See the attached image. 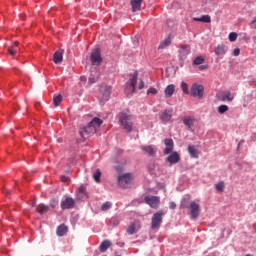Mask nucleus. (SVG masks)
Instances as JSON below:
<instances>
[{"label":"nucleus","instance_id":"obj_33","mask_svg":"<svg viewBox=\"0 0 256 256\" xmlns=\"http://www.w3.org/2000/svg\"><path fill=\"white\" fill-rule=\"evenodd\" d=\"M216 191L222 193L225 190V182H219L215 185Z\"/></svg>","mask_w":256,"mask_h":256},{"label":"nucleus","instance_id":"obj_11","mask_svg":"<svg viewBox=\"0 0 256 256\" xmlns=\"http://www.w3.org/2000/svg\"><path fill=\"white\" fill-rule=\"evenodd\" d=\"M167 161L170 165H176V163L181 161V155H179L178 152H170Z\"/></svg>","mask_w":256,"mask_h":256},{"label":"nucleus","instance_id":"obj_41","mask_svg":"<svg viewBox=\"0 0 256 256\" xmlns=\"http://www.w3.org/2000/svg\"><path fill=\"white\" fill-rule=\"evenodd\" d=\"M241 53V50L239 48H236L233 50L234 57H239V54Z\"/></svg>","mask_w":256,"mask_h":256},{"label":"nucleus","instance_id":"obj_16","mask_svg":"<svg viewBox=\"0 0 256 256\" xmlns=\"http://www.w3.org/2000/svg\"><path fill=\"white\" fill-rule=\"evenodd\" d=\"M171 117H173V110H165L161 114L160 119L163 123H169V121H171Z\"/></svg>","mask_w":256,"mask_h":256},{"label":"nucleus","instance_id":"obj_1","mask_svg":"<svg viewBox=\"0 0 256 256\" xmlns=\"http://www.w3.org/2000/svg\"><path fill=\"white\" fill-rule=\"evenodd\" d=\"M101 125H103V120L100 118L92 119V121L88 123L86 127L80 130L81 137H83V139H87L88 137H91V135H95Z\"/></svg>","mask_w":256,"mask_h":256},{"label":"nucleus","instance_id":"obj_18","mask_svg":"<svg viewBox=\"0 0 256 256\" xmlns=\"http://www.w3.org/2000/svg\"><path fill=\"white\" fill-rule=\"evenodd\" d=\"M188 153L193 159H197L199 157V150L195 146H188Z\"/></svg>","mask_w":256,"mask_h":256},{"label":"nucleus","instance_id":"obj_27","mask_svg":"<svg viewBox=\"0 0 256 256\" xmlns=\"http://www.w3.org/2000/svg\"><path fill=\"white\" fill-rule=\"evenodd\" d=\"M67 231H68V228H67V226H65V225H60L58 228H57V235L59 236V237H63V235H65L66 233H67Z\"/></svg>","mask_w":256,"mask_h":256},{"label":"nucleus","instance_id":"obj_14","mask_svg":"<svg viewBox=\"0 0 256 256\" xmlns=\"http://www.w3.org/2000/svg\"><path fill=\"white\" fill-rule=\"evenodd\" d=\"M196 121L197 120L193 116H185L183 118V123H184L185 127H187L190 131H191V128L193 127V125H195Z\"/></svg>","mask_w":256,"mask_h":256},{"label":"nucleus","instance_id":"obj_22","mask_svg":"<svg viewBox=\"0 0 256 256\" xmlns=\"http://www.w3.org/2000/svg\"><path fill=\"white\" fill-rule=\"evenodd\" d=\"M227 53V48H225L224 45H218L215 48V55H217L218 57H221L222 55H225Z\"/></svg>","mask_w":256,"mask_h":256},{"label":"nucleus","instance_id":"obj_8","mask_svg":"<svg viewBox=\"0 0 256 256\" xmlns=\"http://www.w3.org/2000/svg\"><path fill=\"white\" fill-rule=\"evenodd\" d=\"M133 179V176L130 173L120 175L118 177V184L123 189H127L129 185H131V180Z\"/></svg>","mask_w":256,"mask_h":256},{"label":"nucleus","instance_id":"obj_13","mask_svg":"<svg viewBox=\"0 0 256 256\" xmlns=\"http://www.w3.org/2000/svg\"><path fill=\"white\" fill-rule=\"evenodd\" d=\"M164 145H165L164 154L169 155V153H172L173 147H174L173 139L171 138L165 139Z\"/></svg>","mask_w":256,"mask_h":256},{"label":"nucleus","instance_id":"obj_44","mask_svg":"<svg viewBox=\"0 0 256 256\" xmlns=\"http://www.w3.org/2000/svg\"><path fill=\"white\" fill-rule=\"evenodd\" d=\"M51 207H53V208L57 207V201L52 200Z\"/></svg>","mask_w":256,"mask_h":256},{"label":"nucleus","instance_id":"obj_26","mask_svg":"<svg viewBox=\"0 0 256 256\" xmlns=\"http://www.w3.org/2000/svg\"><path fill=\"white\" fill-rule=\"evenodd\" d=\"M54 63H61L63 61V53L61 51L55 52L53 56Z\"/></svg>","mask_w":256,"mask_h":256},{"label":"nucleus","instance_id":"obj_21","mask_svg":"<svg viewBox=\"0 0 256 256\" xmlns=\"http://www.w3.org/2000/svg\"><path fill=\"white\" fill-rule=\"evenodd\" d=\"M233 99H235V95L229 91L223 92L221 94V101H233Z\"/></svg>","mask_w":256,"mask_h":256},{"label":"nucleus","instance_id":"obj_4","mask_svg":"<svg viewBox=\"0 0 256 256\" xmlns=\"http://www.w3.org/2000/svg\"><path fill=\"white\" fill-rule=\"evenodd\" d=\"M190 95L196 97V99H203V95H205V87L201 84H193L190 89Z\"/></svg>","mask_w":256,"mask_h":256},{"label":"nucleus","instance_id":"obj_28","mask_svg":"<svg viewBox=\"0 0 256 256\" xmlns=\"http://www.w3.org/2000/svg\"><path fill=\"white\" fill-rule=\"evenodd\" d=\"M171 45V36H168L163 42L160 43L158 49H165V47H169Z\"/></svg>","mask_w":256,"mask_h":256},{"label":"nucleus","instance_id":"obj_3","mask_svg":"<svg viewBox=\"0 0 256 256\" xmlns=\"http://www.w3.org/2000/svg\"><path fill=\"white\" fill-rule=\"evenodd\" d=\"M133 119V116H131V112L129 110H125L120 113L119 116V122L123 129L127 131L128 133H131L133 131V123L131 122Z\"/></svg>","mask_w":256,"mask_h":256},{"label":"nucleus","instance_id":"obj_10","mask_svg":"<svg viewBox=\"0 0 256 256\" xmlns=\"http://www.w3.org/2000/svg\"><path fill=\"white\" fill-rule=\"evenodd\" d=\"M61 209H72V207L75 206V200L71 197H64V199L61 201Z\"/></svg>","mask_w":256,"mask_h":256},{"label":"nucleus","instance_id":"obj_2","mask_svg":"<svg viewBox=\"0 0 256 256\" xmlns=\"http://www.w3.org/2000/svg\"><path fill=\"white\" fill-rule=\"evenodd\" d=\"M137 72H133L130 74V79L126 83V88H125V93L126 95H133V92L137 89V77H138ZM145 87V83L143 80H140L138 83V89H143Z\"/></svg>","mask_w":256,"mask_h":256},{"label":"nucleus","instance_id":"obj_36","mask_svg":"<svg viewBox=\"0 0 256 256\" xmlns=\"http://www.w3.org/2000/svg\"><path fill=\"white\" fill-rule=\"evenodd\" d=\"M237 37H238V34L237 32H231L228 36V39L231 43H233L234 41H237Z\"/></svg>","mask_w":256,"mask_h":256},{"label":"nucleus","instance_id":"obj_5","mask_svg":"<svg viewBox=\"0 0 256 256\" xmlns=\"http://www.w3.org/2000/svg\"><path fill=\"white\" fill-rule=\"evenodd\" d=\"M163 215H165V212L163 210H160L153 214L151 229H159L161 227V224L163 223Z\"/></svg>","mask_w":256,"mask_h":256},{"label":"nucleus","instance_id":"obj_15","mask_svg":"<svg viewBox=\"0 0 256 256\" xmlns=\"http://www.w3.org/2000/svg\"><path fill=\"white\" fill-rule=\"evenodd\" d=\"M110 95H111V86H106L103 90L102 96H100L101 103H106V101H109Z\"/></svg>","mask_w":256,"mask_h":256},{"label":"nucleus","instance_id":"obj_30","mask_svg":"<svg viewBox=\"0 0 256 256\" xmlns=\"http://www.w3.org/2000/svg\"><path fill=\"white\" fill-rule=\"evenodd\" d=\"M17 47H19V42H14V44L8 48V52L11 54V55H15V53L17 51H19V49H17Z\"/></svg>","mask_w":256,"mask_h":256},{"label":"nucleus","instance_id":"obj_24","mask_svg":"<svg viewBox=\"0 0 256 256\" xmlns=\"http://www.w3.org/2000/svg\"><path fill=\"white\" fill-rule=\"evenodd\" d=\"M193 21H197V22H200V23H211V16L203 15V16L198 17V18H193Z\"/></svg>","mask_w":256,"mask_h":256},{"label":"nucleus","instance_id":"obj_19","mask_svg":"<svg viewBox=\"0 0 256 256\" xmlns=\"http://www.w3.org/2000/svg\"><path fill=\"white\" fill-rule=\"evenodd\" d=\"M143 3V0H131L132 5V11L135 13L136 11L141 10V5Z\"/></svg>","mask_w":256,"mask_h":256},{"label":"nucleus","instance_id":"obj_42","mask_svg":"<svg viewBox=\"0 0 256 256\" xmlns=\"http://www.w3.org/2000/svg\"><path fill=\"white\" fill-rule=\"evenodd\" d=\"M169 207L170 209H176L177 204H175V202H170Z\"/></svg>","mask_w":256,"mask_h":256},{"label":"nucleus","instance_id":"obj_29","mask_svg":"<svg viewBox=\"0 0 256 256\" xmlns=\"http://www.w3.org/2000/svg\"><path fill=\"white\" fill-rule=\"evenodd\" d=\"M36 211H38L40 215H43V213H47V211H49V206L40 204L36 207Z\"/></svg>","mask_w":256,"mask_h":256},{"label":"nucleus","instance_id":"obj_43","mask_svg":"<svg viewBox=\"0 0 256 256\" xmlns=\"http://www.w3.org/2000/svg\"><path fill=\"white\" fill-rule=\"evenodd\" d=\"M61 181H62L63 183H66V181H69V178L66 177V176H62V177H61Z\"/></svg>","mask_w":256,"mask_h":256},{"label":"nucleus","instance_id":"obj_23","mask_svg":"<svg viewBox=\"0 0 256 256\" xmlns=\"http://www.w3.org/2000/svg\"><path fill=\"white\" fill-rule=\"evenodd\" d=\"M164 93L166 97H173V94L175 93V85L173 84L168 85L164 90Z\"/></svg>","mask_w":256,"mask_h":256},{"label":"nucleus","instance_id":"obj_35","mask_svg":"<svg viewBox=\"0 0 256 256\" xmlns=\"http://www.w3.org/2000/svg\"><path fill=\"white\" fill-rule=\"evenodd\" d=\"M93 179L96 181V183H99L101 179V170L97 169L96 172L93 174Z\"/></svg>","mask_w":256,"mask_h":256},{"label":"nucleus","instance_id":"obj_38","mask_svg":"<svg viewBox=\"0 0 256 256\" xmlns=\"http://www.w3.org/2000/svg\"><path fill=\"white\" fill-rule=\"evenodd\" d=\"M112 207L111 202H105L101 206L102 211H109V209Z\"/></svg>","mask_w":256,"mask_h":256},{"label":"nucleus","instance_id":"obj_39","mask_svg":"<svg viewBox=\"0 0 256 256\" xmlns=\"http://www.w3.org/2000/svg\"><path fill=\"white\" fill-rule=\"evenodd\" d=\"M98 79H99L98 77L90 76V77H89V80H88V83H89L90 85H93V83H97Z\"/></svg>","mask_w":256,"mask_h":256},{"label":"nucleus","instance_id":"obj_6","mask_svg":"<svg viewBox=\"0 0 256 256\" xmlns=\"http://www.w3.org/2000/svg\"><path fill=\"white\" fill-rule=\"evenodd\" d=\"M189 209L191 219H197V217H199V213H201V206L199 205V200L191 201Z\"/></svg>","mask_w":256,"mask_h":256},{"label":"nucleus","instance_id":"obj_25","mask_svg":"<svg viewBox=\"0 0 256 256\" xmlns=\"http://www.w3.org/2000/svg\"><path fill=\"white\" fill-rule=\"evenodd\" d=\"M109 247H111V241L109 240H104L101 244H100V251L101 253H105V251H107L109 249Z\"/></svg>","mask_w":256,"mask_h":256},{"label":"nucleus","instance_id":"obj_32","mask_svg":"<svg viewBox=\"0 0 256 256\" xmlns=\"http://www.w3.org/2000/svg\"><path fill=\"white\" fill-rule=\"evenodd\" d=\"M63 101V97L61 95L54 96L53 103L55 107H59L61 105V102Z\"/></svg>","mask_w":256,"mask_h":256},{"label":"nucleus","instance_id":"obj_40","mask_svg":"<svg viewBox=\"0 0 256 256\" xmlns=\"http://www.w3.org/2000/svg\"><path fill=\"white\" fill-rule=\"evenodd\" d=\"M148 95H157V89L151 87L147 90Z\"/></svg>","mask_w":256,"mask_h":256},{"label":"nucleus","instance_id":"obj_20","mask_svg":"<svg viewBox=\"0 0 256 256\" xmlns=\"http://www.w3.org/2000/svg\"><path fill=\"white\" fill-rule=\"evenodd\" d=\"M87 188L85 186L81 185L77 190V198L78 199H85L87 197Z\"/></svg>","mask_w":256,"mask_h":256},{"label":"nucleus","instance_id":"obj_31","mask_svg":"<svg viewBox=\"0 0 256 256\" xmlns=\"http://www.w3.org/2000/svg\"><path fill=\"white\" fill-rule=\"evenodd\" d=\"M203 63H205V58L203 56H197L193 61V65H203Z\"/></svg>","mask_w":256,"mask_h":256},{"label":"nucleus","instance_id":"obj_17","mask_svg":"<svg viewBox=\"0 0 256 256\" xmlns=\"http://www.w3.org/2000/svg\"><path fill=\"white\" fill-rule=\"evenodd\" d=\"M141 149L144 151V153H146V155H150L151 157L157 153V148L151 145L142 146Z\"/></svg>","mask_w":256,"mask_h":256},{"label":"nucleus","instance_id":"obj_37","mask_svg":"<svg viewBox=\"0 0 256 256\" xmlns=\"http://www.w3.org/2000/svg\"><path fill=\"white\" fill-rule=\"evenodd\" d=\"M181 89H182L183 93H185V95H189V86L187 85V83L182 82Z\"/></svg>","mask_w":256,"mask_h":256},{"label":"nucleus","instance_id":"obj_7","mask_svg":"<svg viewBox=\"0 0 256 256\" xmlns=\"http://www.w3.org/2000/svg\"><path fill=\"white\" fill-rule=\"evenodd\" d=\"M90 60L92 65H97V66L101 65V61H103V58L101 57V49L94 48L90 55Z\"/></svg>","mask_w":256,"mask_h":256},{"label":"nucleus","instance_id":"obj_45","mask_svg":"<svg viewBox=\"0 0 256 256\" xmlns=\"http://www.w3.org/2000/svg\"><path fill=\"white\" fill-rule=\"evenodd\" d=\"M199 69H200L201 71H205V69H207V65H201V66L199 67Z\"/></svg>","mask_w":256,"mask_h":256},{"label":"nucleus","instance_id":"obj_12","mask_svg":"<svg viewBox=\"0 0 256 256\" xmlns=\"http://www.w3.org/2000/svg\"><path fill=\"white\" fill-rule=\"evenodd\" d=\"M141 229V224L139 222L130 223L127 228L128 235H135Z\"/></svg>","mask_w":256,"mask_h":256},{"label":"nucleus","instance_id":"obj_34","mask_svg":"<svg viewBox=\"0 0 256 256\" xmlns=\"http://www.w3.org/2000/svg\"><path fill=\"white\" fill-rule=\"evenodd\" d=\"M227 111H229V106L227 105H220L218 107V113H220V115H223V113H227Z\"/></svg>","mask_w":256,"mask_h":256},{"label":"nucleus","instance_id":"obj_9","mask_svg":"<svg viewBox=\"0 0 256 256\" xmlns=\"http://www.w3.org/2000/svg\"><path fill=\"white\" fill-rule=\"evenodd\" d=\"M145 202L152 209H157L159 207V204L161 203V199L159 198V196H145Z\"/></svg>","mask_w":256,"mask_h":256}]
</instances>
